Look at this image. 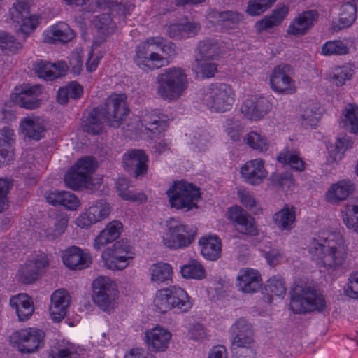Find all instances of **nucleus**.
<instances>
[{
    "label": "nucleus",
    "mask_w": 358,
    "mask_h": 358,
    "mask_svg": "<svg viewBox=\"0 0 358 358\" xmlns=\"http://www.w3.org/2000/svg\"><path fill=\"white\" fill-rule=\"evenodd\" d=\"M353 143L354 142L352 138L345 135L342 137H338L334 146L327 145L329 153L327 162L329 164L338 163L343 159L345 152L352 148Z\"/></svg>",
    "instance_id": "nucleus-45"
},
{
    "label": "nucleus",
    "mask_w": 358,
    "mask_h": 358,
    "mask_svg": "<svg viewBox=\"0 0 358 358\" xmlns=\"http://www.w3.org/2000/svg\"><path fill=\"white\" fill-rule=\"evenodd\" d=\"M96 167L97 163L93 157H85L78 159L64 176L65 185L73 190L90 188L91 175Z\"/></svg>",
    "instance_id": "nucleus-14"
},
{
    "label": "nucleus",
    "mask_w": 358,
    "mask_h": 358,
    "mask_svg": "<svg viewBox=\"0 0 358 358\" xmlns=\"http://www.w3.org/2000/svg\"><path fill=\"white\" fill-rule=\"evenodd\" d=\"M148 157L141 150H131L123 156L124 167L128 170L132 169L136 177L144 175L148 170Z\"/></svg>",
    "instance_id": "nucleus-38"
},
{
    "label": "nucleus",
    "mask_w": 358,
    "mask_h": 358,
    "mask_svg": "<svg viewBox=\"0 0 358 358\" xmlns=\"http://www.w3.org/2000/svg\"><path fill=\"white\" fill-rule=\"evenodd\" d=\"M225 43L217 38H207L199 43L195 52L193 71L196 77L211 78L217 72V65L208 62L218 59L224 52Z\"/></svg>",
    "instance_id": "nucleus-5"
},
{
    "label": "nucleus",
    "mask_w": 358,
    "mask_h": 358,
    "mask_svg": "<svg viewBox=\"0 0 358 358\" xmlns=\"http://www.w3.org/2000/svg\"><path fill=\"white\" fill-rule=\"evenodd\" d=\"M199 30V23L182 20L178 22L171 23L167 27L166 33L173 39H183L194 36Z\"/></svg>",
    "instance_id": "nucleus-41"
},
{
    "label": "nucleus",
    "mask_w": 358,
    "mask_h": 358,
    "mask_svg": "<svg viewBox=\"0 0 358 358\" xmlns=\"http://www.w3.org/2000/svg\"><path fill=\"white\" fill-rule=\"evenodd\" d=\"M135 256L134 248L127 240L122 239L105 249L101 255V259L106 268L117 271L127 268Z\"/></svg>",
    "instance_id": "nucleus-10"
},
{
    "label": "nucleus",
    "mask_w": 358,
    "mask_h": 358,
    "mask_svg": "<svg viewBox=\"0 0 358 358\" xmlns=\"http://www.w3.org/2000/svg\"><path fill=\"white\" fill-rule=\"evenodd\" d=\"M13 21L21 20L20 31L25 36L32 34L39 24L40 17L38 15H29V8L24 2L13 4L10 10Z\"/></svg>",
    "instance_id": "nucleus-24"
},
{
    "label": "nucleus",
    "mask_w": 358,
    "mask_h": 358,
    "mask_svg": "<svg viewBox=\"0 0 358 358\" xmlns=\"http://www.w3.org/2000/svg\"><path fill=\"white\" fill-rule=\"evenodd\" d=\"M180 273L185 279L201 280L206 278V271L202 263L195 259H192L180 268Z\"/></svg>",
    "instance_id": "nucleus-48"
},
{
    "label": "nucleus",
    "mask_w": 358,
    "mask_h": 358,
    "mask_svg": "<svg viewBox=\"0 0 358 358\" xmlns=\"http://www.w3.org/2000/svg\"><path fill=\"white\" fill-rule=\"evenodd\" d=\"M117 284L108 276L100 275L92 283V301L101 310L110 313L118 303Z\"/></svg>",
    "instance_id": "nucleus-11"
},
{
    "label": "nucleus",
    "mask_w": 358,
    "mask_h": 358,
    "mask_svg": "<svg viewBox=\"0 0 358 358\" xmlns=\"http://www.w3.org/2000/svg\"><path fill=\"white\" fill-rule=\"evenodd\" d=\"M277 159L282 164L289 165L294 171H303L305 169L306 164L296 151L285 148L279 154Z\"/></svg>",
    "instance_id": "nucleus-52"
},
{
    "label": "nucleus",
    "mask_w": 358,
    "mask_h": 358,
    "mask_svg": "<svg viewBox=\"0 0 358 358\" xmlns=\"http://www.w3.org/2000/svg\"><path fill=\"white\" fill-rule=\"evenodd\" d=\"M44 333L29 327L14 331L9 336L10 345L22 353H34L43 346Z\"/></svg>",
    "instance_id": "nucleus-16"
},
{
    "label": "nucleus",
    "mask_w": 358,
    "mask_h": 358,
    "mask_svg": "<svg viewBox=\"0 0 358 358\" xmlns=\"http://www.w3.org/2000/svg\"><path fill=\"white\" fill-rule=\"evenodd\" d=\"M271 178L273 184L281 188L282 191L287 194H291L294 191L295 182L291 173H286L284 175H280L274 173L271 176Z\"/></svg>",
    "instance_id": "nucleus-59"
},
{
    "label": "nucleus",
    "mask_w": 358,
    "mask_h": 358,
    "mask_svg": "<svg viewBox=\"0 0 358 358\" xmlns=\"http://www.w3.org/2000/svg\"><path fill=\"white\" fill-rule=\"evenodd\" d=\"M355 66L348 64L341 66H336L330 73V78L337 86H343L352 78Z\"/></svg>",
    "instance_id": "nucleus-54"
},
{
    "label": "nucleus",
    "mask_w": 358,
    "mask_h": 358,
    "mask_svg": "<svg viewBox=\"0 0 358 358\" xmlns=\"http://www.w3.org/2000/svg\"><path fill=\"white\" fill-rule=\"evenodd\" d=\"M165 47L162 37H150L136 48L134 61L144 71L159 69L164 66L165 59L157 50L164 52Z\"/></svg>",
    "instance_id": "nucleus-9"
},
{
    "label": "nucleus",
    "mask_w": 358,
    "mask_h": 358,
    "mask_svg": "<svg viewBox=\"0 0 358 358\" xmlns=\"http://www.w3.org/2000/svg\"><path fill=\"white\" fill-rule=\"evenodd\" d=\"M341 214L346 227L358 233V197L346 204Z\"/></svg>",
    "instance_id": "nucleus-50"
},
{
    "label": "nucleus",
    "mask_w": 358,
    "mask_h": 358,
    "mask_svg": "<svg viewBox=\"0 0 358 358\" xmlns=\"http://www.w3.org/2000/svg\"><path fill=\"white\" fill-rule=\"evenodd\" d=\"M348 52V45L341 40L327 41L322 47V54L325 56L345 55Z\"/></svg>",
    "instance_id": "nucleus-60"
},
{
    "label": "nucleus",
    "mask_w": 358,
    "mask_h": 358,
    "mask_svg": "<svg viewBox=\"0 0 358 358\" xmlns=\"http://www.w3.org/2000/svg\"><path fill=\"white\" fill-rule=\"evenodd\" d=\"M258 248L263 252L270 266H274L278 262L280 255L278 251L271 248V243L267 239H265L262 243H259Z\"/></svg>",
    "instance_id": "nucleus-62"
},
{
    "label": "nucleus",
    "mask_w": 358,
    "mask_h": 358,
    "mask_svg": "<svg viewBox=\"0 0 358 358\" xmlns=\"http://www.w3.org/2000/svg\"><path fill=\"white\" fill-rule=\"evenodd\" d=\"M47 202L54 206H62L69 211L77 210L81 205L80 199L69 191L54 190L45 195Z\"/></svg>",
    "instance_id": "nucleus-34"
},
{
    "label": "nucleus",
    "mask_w": 358,
    "mask_h": 358,
    "mask_svg": "<svg viewBox=\"0 0 358 358\" xmlns=\"http://www.w3.org/2000/svg\"><path fill=\"white\" fill-rule=\"evenodd\" d=\"M230 341L233 345L241 348H250L254 342L252 327L245 317L237 319L231 325L230 330Z\"/></svg>",
    "instance_id": "nucleus-23"
},
{
    "label": "nucleus",
    "mask_w": 358,
    "mask_h": 358,
    "mask_svg": "<svg viewBox=\"0 0 358 358\" xmlns=\"http://www.w3.org/2000/svg\"><path fill=\"white\" fill-rule=\"evenodd\" d=\"M172 334L166 328L157 325L145 332V343L155 352H164L169 348Z\"/></svg>",
    "instance_id": "nucleus-29"
},
{
    "label": "nucleus",
    "mask_w": 358,
    "mask_h": 358,
    "mask_svg": "<svg viewBox=\"0 0 358 358\" xmlns=\"http://www.w3.org/2000/svg\"><path fill=\"white\" fill-rule=\"evenodd\" d=\"M340 124L350 133L358 136V105L347 103L343 109Z\"/></svg>",
    "instance_id": "nucleus-47"
},
{
    "label": "nucleus",
    "mask_w": 358,
    "mask_h": 358,
    "mask_svg": "<svg viewBox=\"0 0 358 358\" xmlns=\"http://www.w3.org/2000/svg\"><path fill=\"white\" fill-rule=\"evenodd\" d=\"M325 307V300L322 294L303 280L294 284L291 291L289 308L294 313H305L313 310H322Z\"/></svg>",
    "instance_id": "nucleus-4"
},
{
    "label": "nucleus",
    "mask_w": 358,
    "mask_h": 358,
    "mask_svg": "<svg viewBox=\"0 0 358 358\" xmlns=\"http://www.w3.org/2000/svg\"><path fill=\"white\" fill-rule=\"evenodd\" d=\"M128 113L127 96L112 94L107 98L104 108H94L87 115H84L81 127L87 133L99 134L103 131V120L110 127H118Z\"/></svg>",
    "instance_id": "nucleus-2"
},
{
    "label": "nucleus",
    "mask_w": 358,
    "mask_h": 358,
    "mask_svg": "<svg viewBox=\"0 0 358 358\" xmlns=\"http://www.w3.org/2000/svg\"><path fill=\"white\" fill-rule=\"evenodd\" d=\"M302 124L315 127L321 118L324 108L317 100H308L299 106Z\"/></svg>",
    "instance_id": "nucleus-40"
},
{
    "label": "nucleus",
    "mask_w": 358,
    "mask_h": 358,
    "mask_svg": "<svg viewBox=\"0 0 358 358\" xmlns=\"http://www.w3.org/2000/svg\"><path fill=\"white\" fill-rule=\"evenodd\" d=\"M344 292L348 297L358 299V273L350 276L347 287L344 288Z\"/></svg>",
    "instance_id": "nucleus-64"
},
{
    "label": "nucleus",
    "mask_w": 358,
    "mask_h": 358,
    "mask_svg": "<svg viewBox=\"0 0 358 358\" xmlns=\"http://www.w3.org/2000/svg\"><path fill=\"white\" fill-rule=\"evenodd\" d=\"M49 266L48 256L41 251H34L28 255L24 264L16 272V280L22 284H32L43 275Z\"/></svg>",
    "instance_id": "nucleus-15"
},
{
    "label": "nucleus",
    "mask_w": 358,
    "mask_h": 358,
    "mask_svg": "<svg viewBox=\"0 0 358 358\" xmlns=\"http://www.w3.org/2000/svg\"><path fill=\"white\" fill-rule=\"evenodd\" d=\"M236 100L232 87L226 83L210 85L203 96V101L212 112L224 113L230 110Z\"/></svg>",
    "instance_id": "nucleus-13"
},
{
    "label": "nucleus",
    "mask_w": 358,
    "mask_h": 358,
    "mask_svg": "<svg viewBox=\"0 0 358 358\" xmlns=\"http://www.w3.org/2000/svg\"><path fill=\"white\" fill-rule=\"evenodd\" d=\"M116 186L119 196L125 201L142 203L147 200V197L145 194L142 192L134 194L131 191L129 190V188L131 187V184L127 178H119L116 182Z\"/></svg>",
    "instance_id": "nucleus-53"
},
{
    "label": "nucleus",
    "mask_w": 358,
    "mask_h": 358,
    "mask_svg": "<svg viewBox=\"0 0 358 358\" xmlns=\"http://www.w3.org/2000/svg\"><path fill=\"white\" fill-rule=\"evenodd\" d=\"M64 264L73 270L88 268L92 263L90 253L78 246H71L62 252Z\"/></svg>",
    "instance_id": "nucleus-25"
},
{
    "label": "nucleus",
    "mask_w": 358,
    "mask_h": 358,
    "mask_svg": "<svg viewBox=\"0 0 358 358\" xmlns=\"http://www.w3.org/2000/svg\"><path fill=\"white\" fill-rule=\"evenodd\" d=\"M149 273L150 280L159 284L172 280L173 268L168 263L158 262L150 266Z\"/></svg>",
    "instance_id": "nucleus-51"
},
{
    "label": "nucleus",
    "mask_w": 358,
    "mask_h": 358,
    "mask_svg": "<svg viewBox=\"0 0 358 358\" xmlns=\"http://www.w3.org/2000/svg\"><path fill=\"white\" fill-rule=\"evenodd\" d=\"M111 211L110 204L105 199L90 203L85 211L79 214L75 220V224L81 229H88L92 225L107 218Z\"/></svg>",
    "instance_id": "nucleus-18"
},
{
    "label": "nucleus",
    "mask_w": 358,
    "mask_h": 358,
    "mask_svg": "<svg viewBox=\"0 0 358 358\" xmlns=\"http://www.w3.org/2000/svg\"><path fill=\"white\" fill-rule=\"evenodd\" d=\"M84 50L82 48H77L72 50L69 55L68 60L70 72L73 76H79L83 70Z\"/></svg>",
    "instance_id": "nucleus-57"
},
{
    "label": "nucleus",
    "mask_w": 358,
    "mask_h": 358,
    "mask_svg": "<svg viewBox=\"0 0 358 358\" xmlns=\"http://www.w3.org/2000/svg\"><path fill=\"white\" fill-rule=\"evenodd\" d=\"M169 118L167 115L161 113L160 110H143L141 112L138 120L129 125V129L143 131L149 130L152 134H161L166 129Z\"/></svg>",
    "instance_id": "nucleus-17"
},
{
    "label": "nucleus",
    "mask_w": 358,
    "mask_h": 358,
    "mask_svg": "<svg viewBox=\"0 0 358 358\" xmlns=\"http://www.w3.org/2000/svg\"><path fill=\"white\" fill-rule=\"evenodd\" d=\"M287 289L281 276L274 275L270 278L265 286L267 302L276 305L282 301L286 294Z\"/></svg>",
    "instance_id": "nucleus-43"
},
{
    "label": "nucleus",
    "mask_w": 358,
    "mask_h": 358,
    "mask_svg": "<svg viewBox=\"0 0 358 358\" xmlns=\"http://www.w3.org/2000/svg\"><path fill=\"white\" fill-rule=\"evenodd\" d=\"M240 176L243 180L250 185H260L268 176L265 162L261 158L248 160L240 168Z\"/></svg>",
    "instance_id": "nucleus-21"
},
{
    "label": "nucleus",
    "mask_w": 358,
    "mask_h": 358,
    "mask_svg": "<svg viewBox=\"0 0 358 358\" xmlns=\"http://www.w3.org/2000/svg\"><path fill=\"white\" fill-rule=\"evenodd\" d=\"M15 141V134L13 129L6 126L0 129V166L13 162Z\"/></svg>",
    "instance_id": "nucleus-36"
},
{
    "label": "nucleus",
    "mask_w": 358,
    "mask_h": 358,
    "mask_svg": "<svg viewBox=\"0 0 358 358\" xmlns=\"http://www.w3.org/2000/svg\"><path fill=\"white\" fill-rule=\"evenodd\" d=\"M227 217L233 222L236 230L245 235L254 236L257 234L255 219L243 208L234 205L228 208Z\"/></svg>",
    "instance_id": "nucleus-22"
},
{
    "label": "nucleus",
    "mask_w": 358,
    "mask_h": 358,
    "mask_svg": "<svg viewBox=\"0 0 358 358\" xmlns=\"http://www.w3.org/2000/svg\"><path fill=\"white\" fill-rule=\"evenodd\" d=\"M271 108L272 104L266 98L250 94L243 97L240 110L248 119L257 121L266 115Z\"/></svg>",
    "instance_id": "nucleus-19"
},
{
    "label": "nucleus",
    "mask_w": 358,
    "mask_h": 358,
    "mask_svg": "<svg viewBox=\"0 0 358 358\" xmlns=\"http://www.w3.org/2000/svg\"><path fill=\"white\" fill-rule=\"evenodd\" d=\"M317 17L318 13L315 10L302 12L289 23L287 33L296 36L304 35L313 26Z\"/></svg>",
    "instance_id": "nucleus-32"
},
{
    "label": "nucleus",
    "mask_w": 358,
    "mask_h": 358,
    "mask_svg": "<svg viewBox=\"0 0 358 358\" xmlns=\"http://www.w3.org/2000/svg\"><path fill=\"white\" fill-rule=\"evenodd\" d=\"M289 13V8L282 5L274 9L271 15L264 17L263 19L255 23L256 30L260 33L262 31L271 29L279 25L287 17Z\"/></svg>",
    "instance_id": "nucleus-44"
},
{
    "label": "nucleus",
    "mask_w": 358,
    "mask_h": 358,
    "mask_svg": "<svg viewBox=\"0 0 358 358\" xmlns=\"http://www.w3.org/2000/svg\"><path fill=\"white\" fill-rule=\"evenodd\" d=\"M292 66L288 64H280L275 66L272 71L269 82L271 89L276 93L292 94L296 87L294 80L289 76Z\"/></svg>",
    "instance_id": "nucleus-20"
},
{
    "label": "nucleus",
    "mask_w": 358,
    "mask_h": 358,
    "mask_svg": "<svg viewBox=\"0 0 358 358\" xmlns=\"http://www.w3.org/2000/svg\"><path fill=\"white\" fill-rule=\"evenodd\" d=\"M166 196L172 208L184 212L197 209L201 199L200 189L183 180L175 181L167 189Z\"/></svg>",
    "instance_id": "nucleus-8"
},
{
    "label": "nucleus",
    "mask_w": 358,
    "mask_h": 358,
    "mask_svg": "<svg viewBox=\"0 0 358 358\" xmlns=\"http://www.w3.org/2000/svg\"><path fill=\"white\" fill-rule=\"evenodd\" d=\"M245 143L252 150L264 152L268 149L267 138L256 131L249 132L244 138Z\"/></svg>",
    "instance_id": "nucleus-58"
},
{
    "label": "nucleus",
    "mask_w": 358,
    "mask_h": 358,
    "mask_svg": "<svg viewBox=\"0 0 358 358\" xmlns=\"http://www.w3.org/2000/svg\"><path fill=\"white\" fill-rule=\"evenodd\" d=\"M357 18V7L351 3L341 6L339 13L338 29H345L350 27Z\"/></svg>",
    "instance_id": "nucleus-55"
},
{
    "label": "nucleus",
    "mask_w": 358,
    "mask_h": 358,
    "mask_svg": "<svg viewBox=\"0 0 358 358\" xmlns=\"http://www.w3.org/2000/svg\"><path fill=\"white\" fill-rule=\"evenodd\" d=\"M43 92L41 85L22 83L14 87L10 95V101L5 103L2 108L3 122L8 123L13 120L15 113L11 109V103L27 110L36 109L41 105L39 96Z\"/></svg>",
    "instance_id": "nucleus-3"
},
{
    "label": "nucleus",
    "mask_w": 358,
    "mask_h": 358,
    "mask_svg": "<svg viewBox=\"0 0 358 358\" xmlns=\"http://www.w3.org/2000/svg\"><path fill=\"white\" fill-rule=\"evenodd\" d=\"M199 247L205 259L215 261L221 256L222 241L216 234H208L201 236L199 239Z\"/></svg>",
    "instance_id": "nucleus-35"
},
{
    "label": "nucleus",
    "mask_w": 358,
    "mask_h": 358,
    "mask_svg": "<svg viewBox=\"0 0 358 358\" xmlns=\"http://www.w3.org/2000/svg\"><path fill=\"white\" fill-rule=\"evenodd\" d=\"M308 252L320 273L332 275L345 259L347 245L340 232L322 230L310 240Z\"/></svg>",
    "instance_id": "nucleus-1"
},
{
    "label": "nucleus",
    "mask_w": 358,
    "mask_h": 358,
    "mask_svg": "<svg viewBox=\"0 0 358 358\" xmlns=\"http://www.w3.org/2000/svg\"><path fill=\"white\" fill-rule=\"evenodd\" d=\"M33 70L39 78L50 81L64 76L68 71V65L64 61L52 63L40 60L34 64Z\"/></svg>",
    "instance_id": "nucleus-26"
},
{
    "label": "nucleus",
    "mask_w": 358,
    "mask_h": 358,
    "mask_svg": "<svg viewBox=\"0 0 358 358\" xmlns=\"http://www.w3.org/2000/svg\"><path fill=\"white\" fill-rule=\"evenodd\" d=\"M224 128L227 136L233 141L240 140L243 127L237 120L227 119L224 124Z\"/></svg>",
    "instance_id": "nucleus-63"
},
{
    "label": "nucleus",
    "mask_w": 358,
    "mask_h": 358,
    "mask_svg": "<svg viewBox=\"0 0 358 358\" xmlns=\"http://www.w3.org/2000/svg\"><path fill=\"white\" fill-rule=\"evenodd\" d=\"M206 18L209 23L220 31H228L236 27L237 24L243 20V16L236 12H217L210 10Z\"/></svg>",
    "instance_id": "nucleus-31"
},
{
    "label": "nucleus",
    "mask_w": 358,
    "mask_h": 358,
    "mask_svg": "<svg viewBox=\"0 0 358 358\" xmlns=\"http://www.w3.org/2000/svg\"><path fill=\"white\" fill-rule=\"evenodd\" d=\"M157 94L169 102L177 101L187 87V78L180 67L164 69L157 76Z\"/></svg>",
    "instance_id": "nucleus-6"
},
{
    "label": "nucleus",
    "mask_w": 358,
    "mask_h": 358,
    "mask_svg": "<svg viewBox=\"0 0 358 358\" xmlns=\"http://www.w3.org/2000/svg\"><path fill=\"white\" fill-rule=\"evenodd\" d=\"M276 227L281 231H289L294 227L296 212L294 206L286 204L273 216Z\"/></svg>",
    "instance_id": "nucleus-46"
},
{
    "label": "nucleus",
    "mask_w": 358,
    "mask_h": 358,
    "mask_svg": "<svg viewBox=\"0 0 358 358\" xmlns=\"http://www.w3.org/2000/svg\"><path fill=\"white\" fill-rule=\"evenodd\" d=\"M78 349V348L74 344L67 343L61 346L57 352L52 351L49 355V358H80Z\"/></svg>",
    "instance_id": "nucleus-61"
},
{
    "label": "nucleus",
    "mask_w": 358,
    "mask_h": 358,
    "mask_svg": "<svg viewBox=\"0 0 358 358\" xmlns=\"http://www.w3.org/2000/svg\"><path fill=\"white\" fill-rule=\"evenodd\" d=\"M10 306L15 310L18 320L21 322L27 320L34 311L33 301L27 294L13 296L10 299Z\"/></svg>",
    "instance_id": "nucleus-42"
},
{
    "label": "nucleus",
    "mask_w": 358,
    "mask_h": 358,
    "mask_svg": "<svg viewBox=\"0 0 358 358\" xmlns=\"http://www.w3.org/2000/svg\"><path fill=\"white\" fill-rule=\"evenodd\" d=\"M153 305L161 313L174 310L178 313H186L193 307L194 300L185 289L170 286L157 291Z\"/></svg>",
    "instance_id": "nucleus-7"
},
{
    "label": "nucleus",
    "mask_w": 358,
    "mask_h": 358,
    "mask_svg": "<svg viewBox=\"0 0 358 358\" xmlns=\"http://www.w3.org/2000/svg\"><path fill=\"white\" fill-rule=\"evenodd\" d=\"M76 37V33L64 22H58L48 27L43 32V39L48 43H61L63 44L71 41Z\"/></svg>",
    "instance_id": "nucleus-28"
},
{
    "label": "nucleus",
    "mask_w": 358,
    "mask_h": 358,
    "mask_svg": "<svg viewBox=\"0 0 358 358\" xmlns=\"http://www.w3.org/2000/svg\"><path fill=\"white\" fill-rule=\"evenodd\" d=\"M355 190V184L343 179L331 184L325 193L326 200L333 204L345 201Z\"/></svg>",
    "instance_id": "nucleus-33"
},
{
    "label": "nucleus",
    "mask_w": 358,
    "mask_h": 358,
    "mask_svg": "<svg viewBox=\"0 0 358 358\" xmlns=\"http://www.w3.org/2000/svg\"><path fill=\"white\" fill-rule=\"evenodd\" d=\"M45 131V122L39 116L28 115L20 121L19 132L28 138L39 140L44 137Z\"/></svg>",
    "instance_id": "nucleus-30"
},
{
    "label": "nucleus",
    "mask_w": 358,
    "mask_h": 358,
    "mask_svg": "<svg viewBox=\"0 0 358 358\" xmlns=\"http://www.w3.org/2000/svg\"><path fill=\"white\" fill-rule=\"evenodd\" d=\"M71 296L65 289H58L50 296L49 315L55 322L62 321L66 316Z\"/></svg>",
    "instance_id": "nucleus-27"
},
{
    "label": "nucleus",
    "mask_w": 358,
    "mask_h": 358,
    "mask_svg": "<svg viewBox=\"0 0 358 358\" xmlns=\"http://www.w3.org/2000/svg\"><path fill=\"white\" fill-rule=\"evenodd\" d=\"M83 94V87L77 81H71L66 85L58 89L57 101L62 105L66 104L69 99H80Z\"/></svg>",
    "instance_id": "nucleus-49"
},
{
    "label": "nucleus",
    "mask_w": 358,
    "mask_h": 358,
    "mask_svg": "<svg viewBox=\"0 0 358 358\" xmlns=\"http://www.w3.org/2000/svg\"><path fill=\"white\" fill-rule=\"evenodd\" d=\"M21 48V43H19L13 36L6 32H0V52L3 54H15Z\"/></svg>",
    "instance_id": "nucleus-56"
},
{
    "label": "nucleus",
    "mask_w": 358,
    "mask_h": 358,
    "mask_svg": "<svg viewBox=\"0 0 358 358\" xmlns=\"http://www.w3.org/2000/svg\"><path fill=\"white\" fill-rule=\"evenodd\" d=\"M237 286L244 293L256 292L262 285L259 272L253 268H243L239 271L237 278Z\"/></svg>",
    "instance_id": "nucleus-37"
},
{
    "label": "nucleus",
    "mask_w": 358,
    "mask_h": 358,
    "mask_svg": "<svg viewBox=\"0 0 358 358\" xmlns=\"http://www.w3.org/2000/svg\"><path fill=\"white\" fill-rule=\"evenodd\" d=\"M123 229V225L118 220L110 222L94 238L93 248L96 250L106 246L117 239Z\"/></svg>",
    "instance_id": "nucleus-39"
},
{
    "label": "nucleus",
    "mask_w": 358,
    "mask_h": 358,
    "mask_svg": "<svg viewBox=\"0 0 358 358\" xmlns=\"http://www.w3.org/2000/svg\"><path fill=\"white\" fill-rule=\"evenodd\" d=\"M195 236L196 230L180 220L170 218L166 221L162 238L166 248L171 250H178L189 246Z\"/></svg>",
    "instance_id": "nucleus-12"
}]
</instances>
